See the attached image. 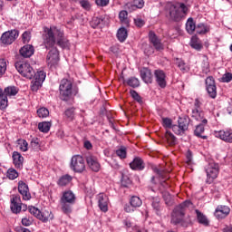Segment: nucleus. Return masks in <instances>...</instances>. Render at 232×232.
I'll use <instances>...</instances> for the list:
<instances>
[{
	"label": "nucleus",
	"instance_id": "obj_1",
	"mask_svg": "<svg viewBox=\"0 0 232 232\" xmlns=\"http://www.w3.org/2000/svg\"><path fill=\"white\" fill-rule=\"evenodd\" d=\"M43 37L46 50H50L46 56L47 64L50 68H55L59 64V49L55 45L57 44L60 48H68L70 41L64 37V33L57 27L47 29Z\"/></svg>",
	"mask_w": 232,
	"mask_h": 232
},
{
	"label": "nucleus",
	"instance_id": "obj_2",
	"mask_svg": "<svg viewBox=\"0 0 232 232\" xmlns=\"http://www.w3.org/2000/svg\"><path fill=\"white\" fill-rule=\"evenodd\" d=\"M75 194L72 190L63 192L60 198L61 209L64 215H70L72 211V206L75 204Z\"/></svg>",
	"mask_w": 232,
	"mask_h": 232
},
{
	"label": "nucleus",
	"instance_id": "obj_3",
	"mask_svg": "<svg viewBox=\"0 0 232 232\" xmlns=\"http://www.w3.org/2000/svg\"><path fill=\"white\" fill-rule=\"evenodd\" d=\"M191 201L186 200L183 203L176 206L171 213V224L177 226L182 222V218L186 216V209L189 208Z\"/></svg>",
	"mask_w": 232,
	"mask_h": 232
},
{
	"label": "nucleus",
	"instance_id": "obj_4",
	"mask_svg": "<svg viewBox=\"0 0 232 232\" xmlns=\"http://www.w3.org/2000/svg\"><path fill=\"white\" fill-rule=\"evenodd\" d=\"M169 14L172 21H181L182 17L188 14V6H186L184 4H180L179 7L176 5H170Z\"/></svg>",
	"mask_w": 232,
	"mask_h": 232
},
{
	"label": "nucleus",
	"instance_id": "obj_5",
	"mask_svg": "<svg viewBox=\"0 0 232 232\" xmlns=\"http://www.w3.org/2000/svg\"><path fill=\"white\" fill-rule=\"evenodd\" d=\"M73 85L72 82L68 79H63L61 81L59 90H60V99L62 101H70L72 99V88Z\"/></svg>",
	"mask_w": 232,
	"mask_h": 232
},
{
	"label": "nucleus",
	"instance_id": "obj_6",
	"mask_svg": "<svg viewBox=\"0 0 232 232\" xmlns=\"http://www.w3.org/2000/svg\"><path fill=\"white\" fill-rule=\"evenodd\" d=\"M14 66L17 72H19L23 77H25V79H34V71L30 63L24 62H16Z\"/></svg>",
	"mask_w": 232,
	"mask_h": 232
},
{
	"label": "nucleus",
	"instance_id": "obj_7",
	"mask_svg": "<svg viewBox=\"0 0 232 232\" xmlns=\"http://www.w3.org/2000/svg\"><path fill=\"white\" fill-rule=\"evenodd\" d=\"M189 128V119L179 117L178 120V125H173L172 131L176 135H184Z\"/></svg>",
	"mask_w": 232,
	"mask_h": 232
},
{
	"label": "nucleus",
	"instance_id": "obj_8",
	"mask_svg": "<svg viewBox=\"0 0 232 232\" xmlns=\"http://www.w3.org/2000/svg\"><path fill=\"white\" fill-rule=\"evenodd\" d=\"M71 168L76 173H82L86 169V164L84 163V158L81 155L73 156L71 160Z\"/></svg>",
	"mask_w": 232,
	"mask_h": 232
},
{
	"label": "nucleus",
	"instance_id": "obj_9",
	"mask_svg": "<svg viewBox=\"0 0 232 232\" xmlns=\"http://www.w3.org/2000/svg\"><path fill=\"white\" fill-rule=\"evenodd\" d=\"M219 167L218 163L210 162L206 169L207 173V184H212L213 180L218 177Z\"/></svg>",
	"mask_w": 232,
	"mask_h": 232
},
{
	"label": "nucleus",
	"instance_id": "obj_10",
	"mask_svg": "<svg viewBox=\"0 0 232 232\" xmlns=\"http://www.w3.org/2000/svg\"><path fill=\"white\" fill-rule=\"evenodd\" d=\"M34 80L32 81L31 90L32 92H37L41 86H43V82H44V79H46V72L44 71H38L34 74Z\"/></svg>",
	"mask_w": 232,
	"mask_h": 232
},
{
	"label": "nucleus",
	"instance_id": "obj_11",
	"mask_svg": "<svg viewBox=\"0 0 232 232\" xmlns=\"http://www.w3.org/2000/svg\"><path fill=\"white\" fill-rule=\"evenodd\" d=\"M29 213H31V215H34V217H35L39 220H42V222H48L50 218L51 219L53 218V215L52 214V212L50 211L41 212V210H39L35 207H29Z\"/></svg>",
	"mask_w": 232,
	"mask_h": 232
},
{
	"label": "nucleus",
	"instance_id": "obj_12",
	"mask_svg": "<svg viewBox=\"0 0 232 232\" xmlns=\"http://www.w3.org/2000/svg\"><path fill=\"white\" fill-rule=\"evenodd\" d=\"M18 37L19 31L12 30L4 33L0 38V41L3 43V44H12V43H14V41H15V39Z\"/></svg>",
	"mask_w": 232,
	"mask_h": 232
},
{
	"label": "nucleus",
	"instance_id": "obj_13",
	"mask_svg": "<svg viewBox=\"0 0 232 232\" xmlns=\"http://www.w3.org/2000/svg\"><path fill=\"white\" fill-rule=\"evenodd\" d=\"M229 213H231V208L228 206L219 205L216 208L214 216L218 220H224L229 216Z\"/></svg>",
	"mask_w": 232,
	"mask_h": 232
},
{
	"label": "nucleus",
	"instance_id": "obj_14",
	"mask_svg": "<svg viewBox=\"0 0 232 232\" xmlns=\"http://www.w3.org/2000/svg\"><path fill=\"white\" fill-rule=\"evenodd\" d=\"M206 89L211 99H215L217 97V85L215 84V79H213V76H209L206 79Z\"/></svg>",
	"mask_w": 232,
	"mask_h": 232
},
{
	"label": "nucleus",
	"instance_id": "obj_15",
	"mask_svg": "<svg viewBox=\"0 0 232 232\" xmlns=\"http://www.w3.org/2000/svg\"><path fill=\"white\" fill-rule=\"evenodd\" d=\"M154 77L156 80V82L160 88H166L167 86V82H166V72L162 70H155L154 71Z\"/></svg>",
	"mask_w": 232,
	"mask_h": 232
},
{
	"label": "nucleus",
	"instance_id": "obj_16",
	"mask_svg": "<svg viewBox=\"0 0 232 232\" xmlns=\"http://www.w3.org/2000/svg\"><path fill=\"white\" fill-rule=\"evenodd\" d=\"M18 191L20 195H22L23 200H30V198H32L30 189L28 188V185L24 183V181L23 180H20L18 182Z\"/></svg>",
	"mask_w": 232,
	"mask_h": 232
},
{
	"label": "nucleus",
	"instance_id": "obj_17",
	"mask_svg": "<svg viewBox=\"0 0 232 232\" xmlns=\"http://www.w3.org/2000/svg\"><path fill=\"white\" fill-rule=\"evenodd\" d=\"M214 135L218 139L224 140V142L232 143V130H222L219 131H215Z\"/></svg>",
	"mask_w": 232,
	"mask_h": 232
},
{
	"label": "nucleus",
	"instance_id": "obj_18",
	"mask_svg": "<svg viewBox=\"0 0 232 232\" xmlns=\"http://www.w3.org/2000/svg\"><path fill=\"white\" fill-rule=\"evenodd\" d=\"M10 208L12 213H14V215H18V213H21V209H23V206L21 203V198L14 196L11 198V205Z\"/></svg>",
	"mask_w": 232,
	"mask_h": 232
},
{
	"label": "nucleus",
	"instance_id": "obj_19",
	"mask_svg": "<svg viewBox=\"0 0 232 232\" xmlns=\"http://www.w3.org/2000/svg\"><path fill=\"white\" fill-rule=\"evenodd\" d=\"M149 39L151 44H153L155 50H157L158 52L164 50V45L154 32L150 31L149 33Z\"/></svg>",
	"mask_w": 232,
	"mask_h": 232
},
{
	"label": "nucleus",
	"instance_id": "obj_20",
	"mask_svg": "<svg viewBox=\"0 0 232 232\" xmlns=\"http://www.w3.org/2000/svg\"><path fill=\"white\" fill-rule=\"evenodd\" d=\"M86 162L89 166V168L97 173L99 169H101V164H99V161L97 160V158L93 155H87L86 156Z\"/></svg>",
	"mask_w": 232,
	"mask_h": 232
},
{
	"label": "nucleus",
	"instance_id": "obj_21",
	"mask_svg": "<svg viewBox=\"0 0 232 232\" xmlns=\"http://www.w3.org/2000/svg\"><path fill=\"white\" fill-rule=\"evenodd\" d=\"M140 75L142 81L146 82V84H151V82H153V73H151V70L149 68H141L140 71Z\"/></svg>",
	"mask_w": 232,
	"mask_h": 232
},
{
	"label": "nucleus",
	"instance_id": "obj_22",
	"mask_svg": "<svg viewBox=\"0 0 232 232\" xmlns=\"http://www.w3.org/2000/svg\"><path fill=\"white\" fill-rule=\"evenodd\" d=\"M152 171H154V173H157V175L159 176L160 179H163L160 181V184H161V186H163V188H169L168 183H166L168 179H169V177H168V173L166 171H164L163 169H160L156 166H152Z\"/></svg>",
	"mask_w": 232,
	"mask_h": 232
},
{
	"label": "nucleus",
	"instance_id": "obj_23",
	"mask_svg": "<svg viewBox=\"0 0 232 232\" xmlns=\"http://www.w3.org/2000/svg\"><path fill=\"white\" fill-rule=\"evenodd\" d=\"M192 119H195L198 122H201L202 124H208V119L204 117L203 111L193 109L191 112Z\"/></svg>",
	"mask_w": 232,
	"mask_h": 232
},
{
	"label": "nucleus",
	"instance_id": "obj_24",
	"mask_svg": "<svg viewBox=\"0 0 232 232\" xmlns=\"http://www.w3.org/2000/svg\"><path fill=\"white\" fill-rule=\"evenodd\" d=\"M108 202H109L108 196L102 193L98 195L99 208L104 213L108 211Z\"/></svg>",
	"mask_w": 232,
	"mask_h": 232
},
{
	"label": "nucleus",
	"instance_id": "obj_25",
	"mask_svg": "<svg viewBox=\"0 0 232 232\" xmlns=\"http://www.w3.org/2000/svg\"><path fill=\"white\" fill-rule=\"evenodd\" d=\"M130 167L131 169L137 170V171H142L144 169V160L142 159L136 157L134 160L130 163Z\"/></svg>",
	"mask_w": 232,
	"mask_h": 232
},
{
	"label": "nucleus",
	"instance_id": "obj_26",
	"mask_svg": "<svg viewBox=\"0 0 232 232\" xmlns=\"http://www.w3.org/2000/svg\"><path fill=\"white\" fill-rule=\"evenodd\" d=\"M13 162L15 168L21 169L23 168V162H24V158L18 151L13 152Z\"/></svg>",
	"mask_w": 232,
	"mask_h": 232
},
{
	"label": "nucleus",
	"instance_id": "obj_27",
	"mask_svg": "<svg viewBox=\"0 0 232 232\" xmlns=\"http://www.w3.org/2000/svg\"><path fill=\"white\" fill-rule=\"evenodd\" d=\"M34 47L31 44L24 45L20 49V54L22 57L25 58L32 57V55H34Z\"/></svg>",
	"mask_w": 232,
	"mask_h": 232
},
{
	"label": "nucleus",
	"instance_id": "obj_28",
	"mask_svg": "<svg viewBox=\"0 0 232 232\" xmlns=\"http://www.w3.org/2000/svg\"><path fill=\"white\" fill-rule=\"evenodd\" d=\"M195 213L197 215L198 222V224H202V226H209V219H208V217L204 215L200 210L196 209Z\"/></svg>",
	"mask_w": 232,
	"mask_h": 232
},
{
	"label": "nucleus",
	"instance_id": "obj_29",
	"mask_svg": "<svg viewBox=\"0 0 232 232\" xmlns=\"http://www.w3.org/2000/svg\"><path fill=\"white\" fill-rule=\"evenodd\" d=\"M19 93V89H17V87L15 86H9L6 87L4 91H3V94L5 97H15V94Z\"/></svg>",
	"mask_w": 232,
	"mask_h": 232
},
{
	"label": "nucleus",
	"instance_id": "obj_30",
	"mask_svg": "<svg viewBox=\"0 0 232 232\" xmlns=\"http://www.w3.org/2000/svg\"><path fill=\"white\" fill-rule=\"evenodd\" d=\"M117 37L120 43H124L128 38V30L124 27L120 28L117 32Z\"/></svg>",
	"mask_w": 232,
	"mask_h": 232
},
{
	"label": "nucleus",
	"instance_id": "obj_31",
	"mask_svg": "<svg viewBox=\"0 0 232 232\" xmlns=\"http://www.w3.org/2000/svg\"><path fill=\"white\" fill-rule=\"evenodd\" d=\"M165 138L169 146H175L177 144V137H175L171 131L167 130L165 133Z\"/></svg>",
	"mask_w": 232,
	"mask_h": 232
},
{
	"label": "nucleus",
	"instance_id": "obj_32",
	"mask_svg": "<svg viewBox=\"0 0 232 232\" xmlns=\"http://www.w3.org/2000/svg\"><path fill=\"white\" fill-rule=\"evenodd\" d=\"M8 108V96L3 93V89H0V110Z\"/></svg>",
	"mask_w": 232,
	"mask_h": 232
},
{
	"label": "nucleus",
	"instance_id": "obj_33",
	"mask_svg": "<svg viewBox=\"0 0 232 232\" xmlns=\"http://www.w3.org/2000/svg\"><path fill=\"white\" fill-rule=\"evenodd\" d=\"M186 30L188 34H193L195 30H197V24H195V21L193 18H188L186 23Z\"/></svg>",
	"mask_w": 232,
	"mask_h": 232
},
{
	"label": "nucleus",
	"instance_id": "obj_34",
	"mask_svg": "<svg viewBox=\"0 0 232 232\" xmlns=\"http://www.w3.org/2000/svg\"><path fill=\"white\" fill-rule=\"evenodd\" d=\"M206 124L204 123H200L198 125H197L196 130H194V134L196 135V137H199L200 139H208V136H202V133H204V126Z\"/></svg>",
	"mask_w": 232,
	"mask_h": 232
},
{
	"label": "nucleus",
	"instance_id": "obj_35",
	"mask_svg": "<svg viewBox=\"0 0 232 232\" xmlns=\"http://www.w3.org/2000/svg\"><path fill=\"white\" fill-rule=\"evenodd\" d=\"M52 128V123L50 121H43L38 124V130L43 133H48Z\"/></svg>",
	"mask_w": 232,
	"mask_h": 232
},
{
	"label": "nucleus",
	"instance_id": "obj_36",
	"mask_svg": "<svg viewBox=\"0 0 232 232\" xmlns=\"http://www.w3.org/2000/svg\"><path fill=\"white\" fill-rule=\"evenodd\" d=\"M72 179V176L68 174L62 176L58 180V186H61V187L68 186Z\"/></svg>",
	"mask_w": 232,
	"mask_h": 232
},
{
	"label": "nucleus",
	"instance_id": "obj_37",
	"mask_svg": "<svg viewBox=\"0 0 232 232\" xmlns=\"http://www.w3.org/2000/svg\"><path fill=\"white\" fill-rule=\"evenodd\" d=\"M190 46L191 48H194V50H202V44H200V40H198L197 36L191 38Z\"/></svg>",
	"mask_w": 232,
	"mask_h": 232
},
{
	"label": "nucleus",
	"instance_id": "obj_38",
	"mask_svg": "<svg viewBox=\"0 0 232 232\" xmlns=\"http://www.w3.org/2000/svg\"><path fill=\"white\" fill-rule=\"evenodd\" d=\"M176 64L181 72H189V66L180 58H176Z\"/></svg>",
	"mask_w": 232,
	"mask_h": 232
},
{
	"label": "nucleus",
	"instance_id": "obj_39",
	"mask_svg": "<svg viewBox=\"0 0 232 232\" xmlns=\"http://www.w3.org/2000/svg\"><path fill=\"white\" fill-rule=\"evenodd\" d=\"M119 17L122 24H125V26H128L130 24V21L128 20V11H121L119 14Z\"/></svg>",
	"mask_w": 232,
	"mask_h": 232
},
{
	"label": "nucleus",
	"instance_id": "obj_40",
	"mask_svg": "<svg viewBox=\"0 0 232 232\" xmlns=\"http://www.w3.org/2000/svg\"><path fill=\"white\" fill-rule=\"evenodd\" d=\"M126 83L128 86H130V88H139L140 86V82L136 77H130L126 81Z\"/></svg>",
	"mask_w": 232,
	"mask_h": 232
},
{
	"label": "nucleus",
	"instance_id": "obj_41",
	"mask_svg": "<svg viewBox=\"0 0 232 232\" xmlns=\"http://www.w3.org/2000/svg\"><path fill=\"white\" fill-rule=\"evenodd\" d=\"M130 204L132 208H140L142 206V200L137 196H132Z\"/></svg>",
	"mask_w": 232,
	"mask_h": 232
},
{
	"label": "nucleus",
	"instance_id": "obj_42",
	"mask_svg": "<svg viewBox=\"0 0 232 232\" xmlns=\"http://www.w3.org/2000/svg\"><path fill=\"white\" fill-rule=\"evenodd\" d=\"M196 32L199 34H208V32H209V28L204 24H198L196 25Z\"/></svg>",
	"mask_w": 232,
	"mask_h": 232
},
{
	"label": "nucleus",
	"instance_id": "obj_43",
	"mask_svg": "<svg viewBox=\"0 0 232 232\" xmlns=\"http://www.w3.org/2000/svg\"><path fill=\"white\" fill-rule=\"evenodd\" d=\"M6 177L10 180H15V179H17V177H19V172H17V170H15V169H9L6 172Z\"/></svg>",
	"mask_w": 232,
	"mask_h": 232
},
{
	"label": "nucleus",
	"instance_id": "obj_44",
	"mask_svg": "<svg viewBox=\"0 0 232 232\" xmlns=\"http://www.w3.org/2000/svg\"><path fill=\"white\" fill-rule=\"evenodd\" d=\"M163 128L168 130H173V120L169 118H162Z\"/></svg>",
	"mask_w": 232,
	"mask_h": 232
},
{
	"label": "nucleus",
	"instance_id": "obj_45",
	"mask_svg": "<svg viewBox=\"0 0 232 232\" xmlns=\"http://www.w3.org/2000/svg\"><path fill=\"white\" fill-rule=\"evenodd\" d=\"M37 115L41 119H44V118L48 117V115H50V111H48V109H46L44 107L40 108L37 110Z\"/></svg>",
	"mask_w": 232,
	"mask_h": 232
},
{
	"label": "nucleus",
	"instance_id": "obj_46",
	"mask_svg": "<svg viewBox=\"0 0 232 232\" xmlns=\"http://www.w3.org/2000/svg\"><path fill=\"white\" fill-rule=\"evenodd\" d=\"M179 224L182 226V227H188V226H191L193 224V221L191 220V217L188 216L187 218H181V221Z\"/></svg>",
	"mask_w": 232,
	"mask_h": 232
},
{
	"label": "nucleus",
	"instance_id": "obj_47",
	"mask_svg": "<svg viewBox=\"0 0 232 232\" xmlns=\"http://www.w3.org/2000/svg\"><path fill=\"white\" fill-rule=\"evenodd\" d=\"M65 116L67 117V119H70V121H73L74 117H75V108L72 107L69 108L65 111Z\"/></svg>",
	"mask_w": 232,
	"mask_h": 232
},
{
	"label": "nucleus",
	"instance_id": "obj_48",
	"mask_svg": "<svg viewBox=\"0 0 232 232\" xmlns=\"http://www.w3.org/2000/svg\"><path fill=\"white\" fill-rule=\"evenodd\" d=\"M102 21H104L102 17L94 16L91 22V24L92 28H97V26H99V24H101Z\"/></svg>",
	"mask_w": 232,
	"mask_h": 232
},
{
	"label": "nucleus",
	"instance_id": "obj_49",
	"mask_svg": "<svg viewBox=\"0 0 232 232\" xmlns=\"http://www.w3.org/2000/svg\"><path fill=\"white\" fill-rule=\"evenodd\" d=\"M6 73V60L0 59V77Z\"/></svg>",
	"mask_w": 232,
	"mask_h": 232
},
{
	"label": "nucleus",
	"instance_id": "obj_50",
	"mask_svg": "<svg viewBox=\"0 0 232 232\" xmlns=\"http://www.w3.org/2000/svg\"><path fill=\"white\" fill-rule=\"evenodd\" d=\"M130 95L134 101H137L140 104L142 103V97L139 95V92H136L135 90H130Z\"/></svg>",
	"mask_w": 232,
	"mask_h": 232
},
{
	"label": "nucleus",
	"instance_id": "obj_51",
	"mask_svg": "<svg viewBox=\"0 0 232 232\" xmlns=\"http://www.w3.org/2000/svg\"><path fill=\"white\" fill-rule=\"evenodd\" d=\"M21 151H28V141L25 140H18Z\"/></svg>",
	"mask_w": 232,
	"mask_h": 232
},
{
	"label": "nucleus",
	"instance_id": "obj_52",
	"mask_svg": "<svg viewBox=\"0 0 232 232\" xmlns=\"http://www.w3.org/2000/svg\"><path fill=\"white\" fill-rule=\"evenodd\" d=\"M116 155L121 159H126V149L124 147H121V149L116 150Z\"/></svg>",
	"mask_w": 232,
	"mask_h": 232
},
{
	"label": "nucleus",
	"instance_id": "obj_53",
	"mask_svg": "<svg viewBox=\"0 0 232 232\" xmlns=\"http://www.w3.org/2000/svg\"><path fill=\"white\" fill-rule=\"evenodd\" d=\"M130 184H131V179H130V178H128L127 176H123L121 179V185L123 186V188H128Z\"/></svg>",
	"mask_w": 232,
	"mask_h": 232
},
{
	"label": "nucleus",
	"instance_id": "obj_54",
	"mask_svg": "<svg viewBox=\"0 0 232 232\" xmlns=\"http://www.w3.org/2000/svg\"><path fill=\"white\" fill-rule=\"evenodd\" d=\"M232 81V73L227 72L222 76V82H231Z\"/></svg>",
	"mask_w": 232,
	"mask_h": 232
},
{
	"label": "nucleus",
	"instance_id": "obj_55",
	"mask_svg": "<svg viewBox=\"0 0 232 232\" xmlns=\"http://www.w3.org/2000/svg\"><path fill=\"white\" fill-rule=\"evenodd\" d=\"M163 198L165 200V204L168 206H170L171 204V195H169V192L163 193Z\"/></svg>",
	"mask_w": 232,
	"mask_h": 232
},
{
	"label": "nucleus",
	"instance_id": "obj_56",
	"mask_svg": "<svg viewBox=\"0 0 232 232\" xmlns=\"http://www.w3.org/2000/svg\"><path fill=\"white\" fill-rule=\"evenodd\" d=\"M125 8L129 10V12H135V10H137V7L133 2L127 3L125 5Z\"/></svg>",
	"mask_w": 232,
	"mask_h": 232
},
{
	"label": "nucleus",
	"instance_id": "obj_57",
	"mask_svg": "<svg viewBox=\"0 0 232 232\" xmlns=\"http://www.w3.org/2000/svg\"><path fill=\"white\" fill-rule=\"evenodd\" d=\"M80 5L82 8H84V10H90L91 8L90 2L88 0H81Z\"/></svg>",
	"mask_w": 232,
	"mask_h": 232
},
{
	"label": "nucleus",
	"instance_id": "obj_58",
	"mask_svg": "<svg viewBox=\"0 0 232 232\" xmlns=\"http://www.w3.org/2000/svg\"><path fill=\"white\" fill-rule=\"evenodd\" d=\"M132 3H134L136 9L144 8V0H134Z\"/></svg>",
	"mask_w": 232,
	"mask_h": 232
},
{
	"label": "nucleus",
	"instance_id": "obj_59",
	"mask_svg": "<svg viewBox=\"0 0 232 232\" xmlns=\"http://www.w3.org/2000/svg\"><path fill=\"white\" fill-rule=\"evenodd\" d=\"M32 223H33L32 218H22V226H25L26 227H28V226H32Z\"/></svg>",
	"mask_w": 232,
	"mask_h": 232
},
{
	"label": "nucleus",
	"instance_id": "obj_60",
	"mask_svg": "<svg viewBox=\"0 0 232 232\" xmlns=\"http://www.w3.org/2000/svg\"><path fill=\"white\" fill-rule=\"evenodd\" d=\"M97 6H108L110 0H95Z\"/></svg>",
	"mask_w": 232,
	"mask_h": 232
},
{
	"label": "nucleus",
	"instance_id": "obj_61",
	"mask_svg": "<svg viewBox=\"0 0 232 232\" xmlns=\"http://www.w3.org/2000/svg\"><path fill=\"white\" fill-rule=\"evenodd\" d=\"M30 32L25 31L23 34H22V38L24 44L26 43H30Z\"/></svg>",
	"mask_w": 232,
	"mask_h": 232
},
{
	"label": "nucleus",
	"instance_id": "obj_62",
	"mask_svg": "<svg viewBox=\"0 0 232 232\" xmlns=\"http://www.w3.org/2000/svg\"><path fill=\"white\" fill-rule=\"evenodd\" d=\"M134 23L138 28H142V26H144V20L140 18L134 19Z\"/></svg>",
	"mask_w": 232,
	"mask_h": 232
},
{
	"label": "nucleus",
	"instance_id": "obj_63",
	"mask_svg": "<svg viewBox=\"0 0 232 232\" xmlns=\"http://www.w3.org/2000/svg\"><path fill=\"white\" fill-rule=\"evenodd\" d=\"M14 231L15 232H32V231H30V229L21 227V226L14 227Z\"/></svg>",
	"mask_w": 232,
	"mask_h": 232
},
{
	"label": "nucleus",
	"instance_id": "obj_64",
	"mask_svg": "<svg viewBox=\"0 0 232 232\" xmlns=\"http://www.w3.org/2000/svg\"><path fill=\"white\" fill-rule=\"evenodd\" d=\"M186 157H187V163L189 164L193 160V153L191 152V150L187 151Z\"/></svg>",
	"mask_w": 232,
	"mask_h": 232
}]
</instances>
